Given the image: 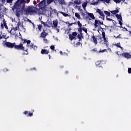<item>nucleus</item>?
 Here are the masks:
<instances>
[{"instance_id":"obj_59","label":"nucleus","mask_w":131,"mask_h":131,"mask_svg":"<svg viewBox=\"0 0 131 131\" xmlns=\"http://www.w3.org/2000/svg\"><path fill=\"white\" fill-rule=\"evenodd\" d=\"M49 59H51V55H49Z\"/></svg>"},{"instance_id":"obj_3","label":"nucleus","mask_w":131,"mask_h":131,"mask_svg":"<svg viewBox=\"0 0 131 131\" xmlns=\"http://www.w3.org/2000/svg\"><path fill=\"white\" fill-rule=\"evenodd\" d=\"M20 39H21L23 41V46L24 43H26L27 42V45L26 47L28 48H30V49H33L34 50H37V47L34 46V43H31L30 45V43L31 42V41L30 40H28L27 39H23L22 37H19Z\"/></svg>"},{"instance_id":"obj_9","label":"nucleus","mask_w":131,"mask_h":131,"mask_svg":"<svg viewBox=\"0 0 131 131\" xmlns=\"http://www.w3.org/2000/svg\"><path fill=\"white\" fill-rule=\"evenodd\" d=\"M96 66L98 67H102L103 64H104V61L103 60H98L95 63Z\"/></svg>"},{"instance_id":"obj_33","label":"nucleus","mask_w":131,"mask_h":131,"mask_svg":"<svg viewBox=\"0 0 131 131\" xmlns=\"http://www.w3.org/2000/svg\"><path fill=\"white\" fill-rule=\"evenodd\" d=\"M77 36H78V38H79V41H80V40H81V36H80V34H78Z\"/></svg>"},{"instance_id":"obj_51","label":"nucleus","mask_w":131,"mask_h":131,"mask_svg":"<svg viewBox=\"0 0 131 131\" xmlns=\"http://www.w3.org/2000/svg\"><path fill=\"white\" fill-rule=\"evenodd\" d=\"M120 34H119L118 36H117V37L115 36H114V37H115L116 38H118V37H119V36H120Z\"/></svg>"},{"instance_id":"obj_63","label":"nucleus","mask_w":131,"mask_h":131,"mask_svg":"<svg viewBox=\"0 0 131 131\" xmlns=\"http://www.w3.org/2000/svg\"><path fill=\"white\" fill-rule=\"evenodd\" d=\"M66 73H68V72H66Z\"/></svg>"},{"instance_id":"obj_41","label":"nucleus","mask_w":131,"mask_h":131,"mask_svg":"<svg viewBox=\"0 0 131 131\" xmlns=\"http://www.w3.org/2000/svg\"><path fill=\"white\" fill-rule=\"evenodd\" d=\"M115 46L117 47V48H120V43H118V44H116Z\"/></svg>"},{"instance_id":"obj_30","label":"nucleus","mask_w":131,"mask_h":131,"mask_svg":"<svg viewBox=\"0 0 131 131\" xmlns=\"http://www.w3.org/2000/svg\"><path fill=\"white\" fill-rule=\"evenodd\" d=\"M80 45H81V46L82 45V44L81 43H80V42H77L76 43V47H78V46H80Z\"/></svg>"},{"instance_id":"obj_12","label":"nucleus","mask_w":131,"mask_h":131,"mask_svg":"<svg viewBox=\"0 0 131 131\" xmlns=\"http://www.w3.org/2000/svg\"><path fill=\"white\" fill-rule=\"evenodd\" d=\"M49 53H50V52L48 50L42 49L41 51V54H42V55H48Z\"/></svg>"},{"instance_id":"obj_47","label":"nucleus","mask_w":131,"mask_h":131,"mask_svg":"<svg viewBox=\"0 0 131 131\" xmlns=\"http://www.w3.org/2000/svg\"><path fill=\"white\" fill-rule=\"evenodd\" d=\"M16 15L17 16V17H20V13H18V12H16Z\"/></svg>"},{"instance_id":"obj_56","label":"nucleus","mask_w":131,"mask_h":131,"mask_svg":"<svg viewBox=\"0 0 131 131\" xmlns=\"http://www.w3.org/2000/svg\"><path fill=\"white\" fill-rule=\"evenodd\" d=\"M122 2V3H124L125 2V0H120V3Z\"/></svg>"},{"instance_id":"obj_43","label":"nucleus","mask_w":131,"mask_h":131,"mask_svg":"<svg viewBox=\"0 0 131 131\" xmlns=\"http://www.w3.org/2000/svg\"><path fill=\"white\" fill-rule=\"evenodd\" d=\"M12 2H13V0H7V3L8 4H10V3H12Z\"/></svg>"},{"instance_id":"obj_31","label":"nucleus","mask_w":131,"mask_h":131,"mask_svg":"<svg viewBox=\"0 0 131 131\" xmlns=\"http://www.w3.org/2000/svg\"><path fill=\"white\" fill-rule=\"evenodd\" d=\"M75 5H80V2H78V1H76L74 2Z\"/></svg>"},{"instance_id":"obj_49","label":"nucleus","mask_w":131,"mask_h":131,"mask_svg":"<svg viewBox=\"0 0 131 131\" xmlns=\"http://www.w3.org/2000/svg\"><path fill=\"white\" fill-rule=\"evenodd\" d=\"M119 24H120V25L121 26V25H122V23L121 22V20H119Z\"/></svg>"},{"instance_id":"obj_48","label":"nucleus","mask_w":131,"mask_h":131,"mask_svg":"<svg viewBox=\"0 0 131 131\" xmlns=\"http://www.w3.org/2000/svg\"><path fill=\"white\" fill-rule=\"evenodd\" d=\"M3 71L4 72H7V71H9V70H8V69H4Z\"/></svg>"},{"instance_id":"obj_10","label":"nucleus","mask_w":131,"mask_h":131,"mask_svg":"<svg viewBox=\"0 0 131 131\" xmlns=\"http://www.w3.org/2000/svg\"><path fill=\"white\" fill-rule=\"evenodd\" d=\"M48 33L46 32L45 29H43V31L41 32L40 34V37H42V38H46V37L48 35Z\"/></svg>"},{"instance_id":"obj_36","label":"nucleus","mask_w":131,"mask_h":131,"mask_svg":"<svg viewBox=\"0 0 131 131\" xmlns=\"http://www.w3.org/2000/svg\"><path fill=\"white\" fill-rule=\"evenodd\" d=\"M37 6L38 8H41V7H42V4L41 3H39Z\"/></svg>"},{"instance_id":"obj_14","label":"nucleus","mask_w":131,"mask_h":131,"mask_svg":"<svg viewBox=\"0 0 131 131\" xmlns=\"http://www.w3.org/2000/svg\"><path fill=\"white\" fill-rule=\"evenodd\" d=\"M53 24L54 27H58V20L56 19L53 21Z\"/></svg>"},{"instance_id":"obj_13","label":"nucleus","mask_w":131,"mask_h":131,"mask_svg":"<svg viewBox=\"0 0 131 131\" xmlns=\"http://www.w3.org/2000/svg\"><path fill=\"white\" fill-rule=\"evenodd\" d=\"M92 38H93V42H94V43L95 45H97L98 44V40H97V38H96V37L93 35L92 36Z\"/></svg>"},{"instance_id":"obj_17","label":"nucleus","mask_w":131,"mask_h":131,"mask_svg":"<svg viewBox=\"0 0 131 131\" xmlns=\"http://www.w3.org/2000/svg\"><path fill=\"white\" fill-rule=\"evenodd\" d=\"M98 2H102V3H106V4H110V0H96Z\"/></svg>"},{"instance_id":"obj_53","label":"nucleus","mask_w":131,"mask_h":131,"mask_svg":"<svg viewBox=\"0 0 131 131\" xmlns=\"http://www.w3.org/2000/svg\"><path fill=\"white\" fill-rule=\"evenodd\" d=\"M43 41H46V42L48 41V39H46V38H44L43 39Z\"/></svg>"},{"instance_id":"obj_38","label":"nucleus","mask_w":131,"mask_h":131,"mask_svg":"<svg viewBox=\"0 0 131 131\" xmlns=\"http://www.w3.org/2000/svg\"><path fill=\"white\" fill-rule=\"evenodd\" d=\"M50 49H51V50H55V46H53V45L50 46Z\"/></svg>"},{"instance_id":"obj_29","label":"nucleus","mask_w":131,"mask_h":131,"mask_svg":"<svg viewBox=\"0 0 131 131\" xmlns=\"http://www.w3.org/2000/svg\"><path fill=\"white\" fill-rule=\"evenodd\" d=\"M52 12L53 13V14H58V11L56 9H53Z\"/></svg>"},{"instance_id":"obj_60","label":"nucleus","mask_w":131,"mask_h":131,"mask_svg":"<svg viewBox=\"0 0 131 131\" xmlns=\"http://www.w3.org/2000/svg\"><path fill=\"white\" fill-rule=\"evenodd\" d=\"M15 37H18V35H15Z\"/></svg>"},{"instance_id":"obj_24","label":"nucleus","mask_w":131,"mask_h":131,"mask_svg":"<svg viewBox=\"0 0 131 131\" xmlns=\"http://www.w3.org/2000/svg\"><path fill=\"white\" fill-rule=\"evenodd\" d=\"M82 30L83 31H84L86 34H88V29H86V28H85V27H83L82 28Z\"/></svg>"},{"instance_id":"obj_21","label":"nucleus","mask_w":131,"mask_h":131,"mask_svg":"<svg viewBox=\"0 0 131 131\" xmlns=\"http://www.w3.org/2000/svg\"><path fill=\"white\" fill-rule=\"evenodd\" d=\"M60 14H62L64 17H69V15L67 13H66L65 12H60Z\"/></svg>"},{"instance_id":"obj_35","label":"nucleus","mask_w":131,"mask_h":131,"mask_svg":"<svg viewBox=\"0 0 131 131\" xmlns=\"http://www.w3.org/2000/svg\"><path fill=\"white\" fill-rule=\"evenodd\" d=\"M103 38L104 39V42L106 43V45H107V42H108V41L106 39V37H104Z\"/></svg>"},{"instance_id":"obj_25","label":"nucleus","mask_w":131,"mask_h":131,"mask_svg":"<svg viewBox=\"0 0 131 131\" xmlns=\"http://www.w3.org/2000/svg\"><path fill=\"white\" fill-rule=\"evenodd\" d=\"M42 27V26L41 25H39L38 26V29L39 31H41V28Z\"/></svg>"},{"instance_id":"obj_20","label":"nucleus","mask_w":131,"mask_h":131,"mask_svg":"<svg viewBox=\"0 0 131 131\" xmlns=\"http://www.w3.org/2000/svg\"><path fill=\"white\" fill-rule=\"evenodd\" d=\"M3 24L6 29H9V28H8V26H7V23H6V21L5 20V19H4Z\"/></svg>"},{"instance_id":"obj_32","label":"nucleus","mask_w":131,"mask_h":131,"mask_svg":"<svg viewBox=\"0 0 131 131\" xmlns=\"http://www.w3.org/2000/svg\"><path fill=\"white\" fill-rule=\"evenodd\" d=\"M116 4H120V0H113Z\"/></svg>"},{"instance_id":"obj_52","label":"nucleus","mask_w":131,"mask_h":131,"mask_svg":"<svg viewBox=\"0 0 131 131\" xmlns=\"http://www.w3.org/2000/svg\"><path fill=\"white\" fill-rule=\"evenodd\" d=\"M116 11V14L117 13H119V10H118V9H117L116 10H115Z\"/></svg>"},{"instance_id":"obj_28","label":"nucleus","mask_w":131,"mask_h":131,"mask_svg":"<svg viewBox=\"0 0 131 131\" xmlns=\"http://www.w3.org/2000/svg\"><path fill=\"white\" fill-rule=\"evenodd\" d=\"M106 51H107L106 49H103L102 50H100L99 51L97 52V53H104V52H106Z\"/></svg>"},{"instance_id":"obj_54","label":"nucleus","mask_w":131,"mask_h":131,"mask_svg":"<svg viewBox=\"0 0 131 131\" xmlns=\"http://www.w3.org/2000/svg\"><path fill=\"white\" fill-rule=\"evenodd\" d=\"M59 53H60V55H63V52H62V51H60L59 52Z\"/></svg>"},{"instance_id":"obj_26","label":"nucleus","mask_w":131,"mask_h":131,"mask_svg":"<svg viewBox=\"0 0 131 131\" xmlns=\"http://www.w3.org/2000/svg\"><path fill=\"white\" fill-rule=\"evenodd\" d=\"M77 24H78V26H79V27H80V28L82 27V25L81 24V23H80V21L79 20H78L77 21Z\"/></svg>"},{"instance_id":"obj_7","label":"nucleus","mask_w":131,"mask_h":131,"mask_svg":"<svg viewBox=\"0 0 131 131\" xmlns=\"http://www.w3.org/2000/svg\"><path fill=\"white\" fill-rule=\"evenodd\" d=\"M19 29V27H16L15 28H13L11 29V30L9 31V33L12 34L13 35H15L16 34V31H17Z\"/></svg>"},{"instance_id":"obj_37","label":"nucleus","mask_w":131,"mask_h":131,"mask_svg":"<svg viewBox=\"0 0 131 131\" xmlns=\"http://www.w3.org/2000/svg\"><path fill=\"white\" fill-rule=\"evenodd\" d=\"M78 30L79 32H80V33H81V32H82V29L80 27L78 28Z\"/></svg>"},{"instance_id":"obj_34","label":"nucleus","mask_w":131,"mask_h":131,"mask_svg":"<svg viewBox=\"0 0 131 131\" xmlns=\"http://www.w3.org/2000/svg\"><path fill=\"white\" fill-rule=\"evenodd\" d=\"M112 14H113V15H115L116 14V11L115 10H112L111 11Z\"/></svg>"},{"instance_id":"obj_46","label":"nucleus","mask_w":131,"mask_h":131,"mask_svg":"<svg viewBox=\"0 0 131 131\" xmlns=\"http://www.w3.org/2000/svg\"><path fill=\"white\" fill-rule=\"evenodd\" d=\"M92 52H98L97 48L94 49L92 50Z\"/></svg>"},{"instance_id":"obj_44","label":"nucleus","mask_w":131,"mask_h":131,"mask_svg":"<svg viewBox=\"0 0 131 131\" xmlns=\"http://www.w3.org/2000/svg\"><path fill=\"white\" fill-rule=\"evenodd\" d=\"M2 34H3V32L1 31L0 32V39H2V38H3Z\"/></svg>"},{"instance_id":"obj_23","label":"nucleus","mask_w":131,"mask_h":131,"mask_svg":"<svg viewBox=\"0 0 131 131\" xmlns=\"http://www.w3.org/2000/svg\"><path fill=\"white\" fill-rule=\"evenodd\" d=\"M41 24H43V25L45 26V27L48 26V25H47V23L43 22L42 20H41Z\"/></svg>"},{"instance_id":"obj_1","label":"nucleus","mask_w":131,"mask_h":131,"mask_svg":"<svg viewBox=\"0 0 131 131\" xmlns=\"http://www.w3.org/2000/svg\"><path fill=\"white\" fill-rule=\"evenodd\" d=\"M25 4H26L25 0H17L12 7V11H15V10L18 11L20 9L19 12L24 15H30L36 12V8L33 6H30L25 8Z\"/></svg>"},{"instance_id":"obj_16","label":"nucleus","mask_w":131,"mask_h":131,"mask_svg":"<svg viewBox=\"0 0 131 131\" xmlns=\"http://www.w3.org/2000/svg\"><path fill=\"white\" fill-rule=\"evenodd\" d=\"M104 13L106 15V17H108L111 15V13L109 11L106 10L103 11Z\"/></svg>"},{"instance_id":"obj_5","label":"nucleus","mask_w":131,"mask_h":131,"mask_svg":"<svg viewBox=\"0 0 131 131\" xmlns=\"http://www.w3.org/2000/svg\"><path fill=\"white\" fill-rule=\"evenodd\" d=\"M77 34V32H73L72 34H69V39H70L71 40H73V39H74V38H75V36H76Z\"/></svg>"},{"instance_id":"obj_45","label":"nucleus","mask_w":131,"mask_h":131,"mask_svg":"<svg viewBox=\"0 0 131 131\" xmlns=\"http://www.w3.org/2000/svg\"><path fill=\"white\" fill-rule=\"evenodd\" d=\"M4 24L3 23H1V27L2 28V29H4Z\"/></svg>"},{"instance_id":"obj_62","label":"nucleus","mask_w":131,"mask_h":131,"mask_svg":"<svg viewBox=\"0 0 131 131\" xmlns=\"http://www.w3.org/2000/svg\"><path fill=\"white\" fill-rule=\"evenodd\" d=\"M86 19H88V18H89V17L86 16Z\"/></svg>"},{"instance_id":"obj_2","label":"nucleus","mask_w":131,"mask_h":131,"mask_svg":"<svg viewBox=\"0 0 131 131\" xmlns=\"http://www.w3.org/2000/svg\"><path fill=\"white\" fill-rule=\"evenodd\" d=\"M5 45L7 48L9 49H15V50H17L18 51H25L26 53H23V55H27L28 54V49L25 50V47H24L23 43H20L19 45H16L15 42L12 43L11 42H6Z\"/></svg>"},{"instance_id":"obj_19","label":"nucleus","mask_w":131,"mask_h":131,"mask_svg":"<svg viewBox=\"0 0 131 131\" xmlns=\"http://www.w3.org/2000/svg\"><path fill=\"white\" fill-rule=\"evenodd\" d=\"M116 17L117 18V19H119V20H122V17H121V15H119L118 14H117L116 15Z\"/></svg>"},{"instance_id":"obj_4","label":"nucleus","mask_w":131,"mask_h":131,"mask_svg":"<svg viewBox=\"0 0 131 131\" xmlns=\"http://www.w3.org/2000/svg\"><path fill=\"white\" fill-rule=\"evenodd\" d=\"M96 13H98L100 15L99 18L102 19V20H105V14H104V12L101 10L100 9H97L96 10Z\"/></svg>"},{"instance_id":"obj_40","label":"nucleus","mask_w":131,"mask_h":131,"mask_svg":"<svg viewBox=\"0 0 131 131\" xmlns=\"http://www.w3.org/2000/svg\"><path fill=\"white\" fill-rule=\"evenodd\" d=\"M128 73H129V74H130V73H131V68H129L128 69Z\"/></svg>"},{"instance_id":"obj_8","label":"nucleus","mask_w":131,"mask_h":131,"mask_svg":"<svg viewBox=\"0 0 131 131\" xmlns=\"http://www.w3.org/2000/svg\"><path fill=\"white\" fill-rule=\"evenodd\" d=\"M120 55L124 57V58H126V59L131 58V55L129 53H123L122 54H120Z\"/></svg>"},{"instance_id":"obj_27","label":"nucleus","mask_w":131,"mask_h":131,"mask_svg":"<svg viewBox=\"0 0 131 131\" xmlns=\"http://www.w3.org/2000/svg\"><path fill=\"white\" fill-rule=\"evenodd\" d=\"M106 19L107 21H114V20H113L110 18H108V16H106Z\"/></svg>"},{"instance_id":"obj_61","label":"nucleus","mask_w":131,"mask_h":131,"mask_svg":"<svg viewBox=\"0 0 131 131\" xmlns=\"http://www.w3.org/2000/svg\"><path fill=\"white\" fill-rule=\"evenodd\" d=\"M101 29H102V30H103V29L102 27H100Z\"/></svg>"},{"instance_id":"obj_22","label":"nucleus","mask_w":131,"mask_h":131,"mask_svg":"<svg viewBox=\"0 0 131 131\" xmlns=\"http://www.w3.org/2000/svg\"><path fill=\"white\" fill-rule=\"evenodd\" d=\"M87 5H88V3L86 2H85L82 4V7L83 8V9H84V8H86Z\"/></svg>"},{"instance_id":"obj_64","label":"nucleus","mask_w":131,"mask_h":131,"mask_svg":"<svg viewBox=\"0 0 131 131\" xmlns=\"http://www.w3.org/2000/svg\"><path fill=\"white\" fill-rule=\"evenodd\" d=\"M89 20H91V19L90 18Z\"/></svg>"},{"instance_id":"obj_57","label":"nucleus","mask_w":131,"mask_h":131,"mask_svg":"<svg viewBox=\"0 0 131 131\" xmlns=\"http://www.w3.org/2000/svg\"><path fill=\"white\" fill-rule=\"evenodd\" d=\"M119 48L121 49V50H123V48H122L121 46H120Z\"/></svg>"},{"instance_id":"obj_50","label":"nucleus","mask_w":131,"mask_h":131,"mask_svg":"<svg viewBox=\"0 0 131 131\" xmlns=\"http://www.w3.org/2000/svg\"><path fill=\"white\" fill-rule=\"evenodd\" d=\"M55 29L57 31V32H59L60 31V30L58 28H57V27L55 28Z\"/></svg>"},{"instance_id":"obj_11","label":"nucleus","mask_w":131,"mask_h":131,"mask_svg":"<svg viewBox=\"0 0 131 131\" xmlns=\"http://www.w3.org/2000/svg\"><path fill=\"white\" fill-rule=\"evenodd\" d=\"M24 114L26 115L28 117H31V116H33V113H29L28 111H26L24 112Z\"/></svg>"},{"instance_id":"obj_55","label":"nucleus","mask_w":131,"mask_h":131,"mask_svg":"<svg viewBox=\"0 0 131 131\" xmlns=\"http://www.w3.org/2000/svg\"><path fill=\"white\" fill-rule=\"evenodd\" d=\"M3 38H6V36L5 35H2Z\"/></svg>"},{"instance_id":"obj_15","label":"nucleus","mask_w":131,"mask_h":131,"mask_svg":"<svg viewBox=\"0 0 131 131\" xmlns=\"http://www.w3.org/2000/svg\"><path fill=\"white\" fill-rule=\"evenodd\" d=\"M88 16L93 19V20H95L96 19V17H95V16L94 15V14L91 13H88Z\"/></svg>"},{"instance_id":"obj_42","label":"nucleus","mask_w":131,"mask_h":131,"mask_svg":"<svg viewBox=\"0 0 131 131\" xmlns=\"http://www.w3.org/2000/svg\"><path fill=\"white\" fill-rule=\"evenodd\" d=\"M102 37H106V36H105V32H102Z\"/></svg>"},{"instance_id":"obj_18","label":"nucleus","mask_w":131,"mask_h":131,"mask_svg":"<svg viewBox=\"0 0 131 131\" xmlns=\"http://www.w3.org/2000/svg\"><path fill=\"white\" fill-rule=\"evenodd\" d=\"M75 17H76V18H77V19H78L79 20H80L81 17H80V15H79V14H78V13L76 12L75 13Z\"/></svg>"},{"instance_id":"obj_6","label":"nucleus","mask_w":131,"mask_h":131,"mask_svg":"<svg viewBox=\"0 0 131 131\" xmlns=\"http://www.w3.org/2000/svg\"><path fill=\"white\" fill-rule=\"evenodd\" d=\"M94 23H95L94 25L95 28L98 27L99 25H104L103 21H101L100 20H98L97 19H95Z\"/></svg>"},{"instance_id":"obj_39","label":"nucleus","mask_w":131,"mask_h":131,"mask_svg":"<svg viewBox=\"0 0 131 131\" xmlns=\"http://www.w3.org/2000/svg\"><path fill=\"white\" fill-rule=\"evenodd\" d=\"M19 26H21V22H20V21H18L17 23V27H19Z\"/></svg>"},{"instance_id":"obj_58","label":"nucleus","mask_w":131,"mask_h":131,"mask_svg":"<svg viewBox=\"0 0 131 131\" xmlns=\"http://www.w3.org/2000/svg\"><path fill=\"white\" fill-rule=\"evenodd\" d=\"M53 0H48V2H49V3H52V2H53Z\"/></svg>"}]
</instances>
